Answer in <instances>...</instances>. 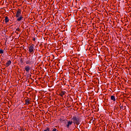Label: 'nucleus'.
<instances>
[{
	"instance_id": "nucleus-18",
	"label": "nucleus",
	"mask_w": 131,
	"mask_h": 131,
	"mask_svg": "<svg viewBox=\"0 0 131 131\" xmlns=\"http://www.w3.org/2000/svg\"><path fill=\"white\" fill-rule=\"evenodd\" d=\"M33 40L35 41V37L33 38Z\"/></svg>"
},
{
	"instance_id": "nucleus-11",
	"label": "nucleus",
	"mask_w": 131,
	"mask_h": 131,
	"mask_svg": "<svg viewBox=\"0 0 131 131\" xmlns=\"http://www.w3.org/2000/svg\"><path fill=\"white\" fill-rule=\"evenodd\" d=\"M65 93H66L65 91H62L59 94V96H60V97H63V96L65 95Z\"/></svg>"
},
{
	"instance_id": "nucleus-13",
	"label": "nucleus",
	"mask_w": 131,
	"mask_h": 131,
	"mask_svg": "<svg viewBox=\"0 0 131 131\" xmlns=\"http://www.w3.org/2000/svg\"><path fill=\"white\" fill-rule=\"evenodd\" d=\"M4 50L0 49V55L1 56H2V55H3V54H4Z\"/></svg>"
},
{
	"instance_id": "nucleus-2",
	"label": "nucleus",
	"mask_w": 131,
	"mask_h": 131,
	"mask_svg": "<svg viewBox=\"0 0 131 131\" xmlns=\"http://www.w3.org/2000/svg\"><path fill=\"white\" fill-rule=\"evenodd\" d=\"M29 52L30 54H33L34 53V45L33 44H30L28 46Z\"/></svg>"
},
{
	"instance_id": "nucleus-4",
	"label": "nucleus",
	"mask_w": 131,
	"mask_h": 131,
	"mask_svg": "<svg viewBox=\"0 0 131 131\" xmlns=\"http://www.w3.org/2000/svg\"><path fill=\"white\" fill-rule=\"evenodd\" d=\"M25 105H29V104H31V101H30V99L28 97L25 98Z\"/></svg>"
},
{
	"instance_id": "nucleus-19",
	"label": "nucleus",
	"mask_w": 131,
	"mask_h": 131,
	"mask_svg": "<svg viewBox=\"0 0 131 131\" xmlns=\"http://www.w3.org/2000/svg\"><path fill=\"white\" fill-rule=\"evenodd\" d=\"M16 34H18V32H16Z\"/></svg>"
},
{
	"instance_id": "nucleus-15",
	"label": "nucleus",
	"mask_w": 131,
	"mask_h": 131,
	"mask_svg": "<svg viewBox=\"0 0 131 131\" xmlns=\"http://www.w3.org/2000/svg\"><path fill=\"white\" fill-rule=\"evenodd\" d=\"M43 131H50V128L47 127L46 129Z\"/></svg>"
},
{
	"instance_id": "nucleus-3",
	"label": "nucleus",
	"mask_w": 131,
	"mask_h": 131,
	"mask_svg": "<svg viewBox=\"0 0 131 131\" xmlns=\"http://www.w3.org/2000/svg\"><path fill=\"white\" fill-rule=\"evenodd\" d=\"M35 62V60L33 59L32 57L30 58L28 60L26 61V64H27V65H30L31 64H33Z\"/></svg>"
},
{
	"instance_id": "nucleus-1",
	"label": "nucleus",
	"mask_w": 131,
	"mask_h": 131,
	"mask_svg": "<svg viewBox=\"0 0 131 131\" xmlns=\"http://www.w3.org/2000/svg\"><path fill=\"white\" fill-rule=\"evenodd\" d=\"M72 120H73V123L74 124H77V125L80 124V119L79 117L73 116Z\"/></svg>"
},
{
	"instance_id": "nucleus-14",
	"label": "nucleus",
	"mask_w": 131,
	"mask_h": 131,
	"mask_svg": "<svg viewBox=\"0 0 131 131\" xmlns=\"http://www.w3.org/2000/svg\"><path fill=\"white\" fill-rule=\"evenodd\" d=\"M63 117H61V118H60L59 119V121H60V122H64V121H65V120L63 119Z\"/></svg>"
},
{
	"instance_id": "nucleus-9",
	"label": "nucleus",
	"mask_w": 131,
	"mask_h": 131,
	"mask_svg": "<svg viewBox=\"0 0 131 131\" xmlns=\"http://www.w3.org/2000/svg\"><path fill=\"white\" fill-rule=\"evenodd\" d=\"M11 63L12 61H11V60H8L6 63V67H9L11 65Z\"/></svg>"
},
{
	"instance_id": "nucleus-12",
	"label": "nucleus",
	"mask_w": 131,
	"mask_h": 131,
	"mask_svg": "<svg viewBox=\"0 0 131 131\" xmlns=\"http://www.w3.org/2000/svg\"><path fill=\"white\" fill-rule=\"evenodd\" d=\"M9 21H10V19H9V17H8V16H6L5 19V23H9Z\"/></svg>"
},
{
	"instance_id": "nucleus-16",
	"label": "nucleus",
	"mask_w": 131,
	"mask_h": 131,
	"mask_svg": "<svg viewBox=\"0 0 131 131\" xmlns=\"http://www.w3.org/2000/svg\"><path fill=\"white\" fill-rule=\"evenodd\" d=\"M20 63H23V59L22 58L20 59Z\"/></svg>"
},
{
	"instance_id": "nucleus-7",
	"label": "nucleus",
	"mask_w": 131,
	"mask_h": 131,
	"mask_svg": "<svg viewBox=\"0 0 131 131\" xmlns=\"http://www.w3.org/2000/svg\"><path fill=\"white\" fill-rule=\"evenodd\" d=\"M30 68H31L29 66H26V67H25V70L26 71V72H29Z\"/></svg>"
},
{
	"instance_id": "nucleus-8",
	"label": "nucleus",
	"mask_w": 131,
	"mask_h": 131,
	"mask_svg": "<svg viewBox=\"0 0 131 131\" xmlns=\"http://www.w3.org/2000/svg\"><path fill=\"white\" fill-rule=\"evenodd\" d=\"M111 100L113 101L114 102H115L116 101V99L115 98V96L114 95H112L111 96Z\"/></svg>"
},
{
	"instance_id": "nucleus-17",
	"label": "nucleus",
	"mask_w": 131,
	"mask_h": 131,
	"mask_svg": "<svg viewBox=\"0 0 131 131\" xmlns=\"http://www.w3.org/2000/svg\"><path fill=\"white\" fill-rule=\"evenodd\" d=\"M16 31H20V29H19V28H17L16 29Z\"/></svg>"
},
{
	"instance_id": "nucleus-5",
	"label": "nucleus",
	"mask_w": 131,
	"mask_h": 131,
	"mask_svg": "<svg viewBox=\"0 0 131 131\" xmlns=\"http://www.w3.org/2000/svg\"><path fill=\"white\" fill-rule=\"evenodd\" d=\"M72 123H73V121H69L66 125V126L67 128H70V126L72 125Z\"/></svg>"
},
{
	"instance_id": "nucleus-10",
	"label": "nucleus",
	"mask_w": 131,
	"mask_h": 131,
	"mask_svg": "<svg viewBox=\"0 0 131 131\" xmlns=\"http://www.w3.org/2000/svg\"><path fill=\"white\" fill-rule=\"evenodd\" d=\"M17 18V21H18V22L21 21V20H22V19H23V16H18V17H16Z\"/></svg>"
},
{
	"instance_id": "nucleus-6",
	"label": "nucleus",
	"mask_w": 131,
	"mask_h": 131,
	"mask_svg": "<svg viewBox=\"0 0 131 131\" xmlns=\"http://www.w3.org/2000/svg\"><path fill=\"white\" fill-rule=\"evenodd\" d=\"M21 16V10L18 9L16 13L15 17H19Z\"/></svg>"
}]
</instances>
